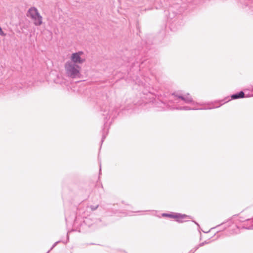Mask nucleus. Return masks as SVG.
<instances>
[{"label": "nucleus", "instance_id": "1", "mask_svg": "<svg viewBox=\"0 0 253 253\" xmlns=\"http://www.w3.org/2000/svg\"><path fill=\"white\" fill-rule=\"evenodd\" d=\"M65 68L68 75L73 78L78 77L80 75V67L73 63L67 62L65 64Z\"/></svg>", "mask_w": 253, "mask_h": 253}, {"label": "nucleus", "instance_id": "2", "mask_svg": "<svg viewBox=\"0 0 253 253\" xmlns=\"http://www.w3.org/2000/svg\"><path fill=\"white\" fill-rule=\"evenodd\" d=\"M27 16L33 20L35 25L36 26H40L42 23V17L35 7H31L29 9Z\"/></svg>", "mask_w": 253, "mask_h": 253}, {"label": "nucleus", "instance_id": "3", "mask_svg": "<svg viewBox=\"0 0 253 253\" xmlns=\"http://www.w3.org/2000/svg\"><path fill=\"white\" fill-rule=\"evenodd\" d=\"M83 54V52H79L73 53L72 54L71 58L73 63L76 64V63H83L85 61V60L84 59H82L81 57Z\"/></svg>", "mask_w": 253, "mask_h": 253}, {"label": "nucleus", "instance_id": "4", "mask_svg": "<svg viewBox=\"0 0 253 253\" xmlns=\"http://www.w3.org/2000/svg\"><path fill=\"white\" fill-rule=\"evenodd\" d=\"M190 217L188 215L180 213H175V219L177 222H182L184 221H186Z\"/></svg>", "mask_w": 253, "mask_h": 253}, {"label": "nucleus", "instance_id": "5", "mask_svg": "<svg viewBox=\"0 0 253 253\" xmlns=\"http://www.w3.org/2000/svg\"><path fill=\"white\" fill-rule=\"evenodd\" d=\"M178 97L186 102H190L192 101L191 96L188 93L184 96H179Z\"/></svg>", "mask_w": 253, "mask_h": 253}, {"label": "nucleus", "instance_id": "6", "mask_svg": "<svg viewBox=\"0 0 253 253\" xmlns=\"http://www.w3.org/2000/svg\"><path fill=\"white\" fill-rule=\"evenodd\" d=\"M244 93L243 91L240 92L238 94L232 95L231 97L232 99H237L239 98H243L244 97Z\"/></svg>", "mask_w": 253, "mask_h": 253}, {"label": "nucleus", "instance_id": "7", "mask_svg": "<svg viewBox=\"0 0 253 253\" xmlns=\"http://www.w3.org/2000/svg\"><path fill=\"white\" fill-rule=\"evenodd\" d=\"M162 216L164 217H169L170 218L175 219V213H172V214L163 213L162 214Z\"/></svg>", "mask_w": 253, "mask_h": 253}, {"label": "nucleus", "instance_id": "8", "mask_svg": "<svg viewBox=\"0 0 253 253\" xmlns=\"http://www.w3.org/2000/svg\"><path fill=\"white\" fill-rule=\"evenodd\" d=\"M0 35L1 36H5V34L3 32L1 27H0Z\"/></svg>", "mask_w": 253, "mask_h": 253}]
</instances>
